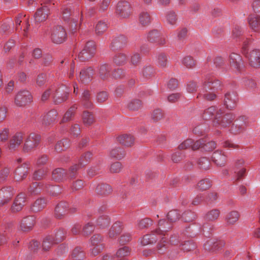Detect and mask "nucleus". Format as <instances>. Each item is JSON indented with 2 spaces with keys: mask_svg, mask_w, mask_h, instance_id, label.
I'll list each match as a JSON object with an SVG mask.
<instances>
[{
  "mask_svg": "<svg viewBox=\"0 0 260 260\" xmlns=\"http://www.w3.org/2000/svg\"><path fill=\"white\" fill-rule=\"evenodd\" d=\"M223 111L220 113L218 112L213 121V124L215 127L221 128L227 127L234 120L235 115L231 113H227L222 116Z\"/></svg>",
  "mask_w": 260,
  "mask_h": 260,
  "instance_id": "nucleus-1",
  "label": "nucleus"
},
{
  "mask_svg": "<svg viewBox=\"0 0 260 260\" xmlns=\"http://www.w3.org/2000/svg\"><path fill=\"white\" fill-rule=\"evenodd\" d=\"M51 4L49 0H43L41 7L39 8L35 15V19L37 22L45 21L50 14V9Z\"/></svg>",
  "mask_w": 260,
  "mask_h": 260,
  "instance_id": "nucleus-2",
  "label": "nucleus"
},
{
  "mask_svg": "<svg viewBox=\"0 0 260 260\" xmlns=\"http://www.w3.org/2000/svg\"><path fill=\"white\" fill-rule=\"evenodd\" d=\"M41 139L40 135L35 133H30L25 141L23 146V151L28 152L33 150L40 144Z\"/></svg>",
  "mask_w": 260,
  "mask_h": 260,
  "instance_id": "nucleus-3",
  "label": "nucleus"
},
{
  "mask_svg": "<svg viewBox=\"0 0 260 260\" xmlns=\"http://www.w3.org/2000/svg\"><path fill=\"white\" fill-rule=\"evenodd\" d=\"M32 100L31 93L25 90L17 92L14 98V104L18 107H22L30 103Z\"/></svg>",
  "mask_w": 260,
  "mask_h": 260,
  "instance_id": "nucleus-4",
  "label": "nucleus"
},
{
  "mask_svg": "<svg viewBox=\"0 0 260 260\" xmlns=\"http://www.w3.org/2000/svg\"><path fill=\"white\" fill-rule=\"evenodd\" d=\"M95 45L94 42L86 43L82 50L78 54V58L81 61L88 60L92 57L95 53Z\"/></svg>",
  "mask_w": 260,
  "mask_h": 260,
  "instance_id": "nucleus-5",
  "label": "nucleus"
},
{
  "mask_svg": "<svg viewBox=\"0 0 260 260\" xmlns=\"http://www.w3.org/2000/svg\"><path fill=\"white\" fill-rule=\"evenodd\" d=\"M246 43L244 42L243 47V52L248 58L249 64L253 68H258L260 67V50L258 49H254L251 50L248 54L246 50Z\"/></svg>",
  "mask_w": 260,
  "mask_h": 260,
  "instance_id": "nucleus-6",
  "label": "nucleus"
},
{
  "mask_svg": "<svg viewBox=\"0 0 260 260\" xmlns=\"http://www.w3.org/2000/svg\"><path fill=\"white\" fill-rule=\"evenodd\" d=\"M248 125V118L246 116H240L232 125L231 131L234 134L243 133Z\"/></svg>",
  "mask_w": 260,
  "mask_h": 260,
  "instance_id": "nucleus-7",
  "label": "nucleus"
},
{
  "mask_svg": "<svg viewBox=\"0 0 260 260\" xmlns=\"http://www.w3.org/2000/svg\"><path fill=\"white\" fill-rule=\"evenodd\" d=\"M204 88L216 92L221 89V84L219 80L216 79L210 75H207L204 80Z\"/></svg>",
  "mask_w": 260,
  "mask_h": 260,
  "instance_id": "nucleus-8",
  "label": "nucleus"
},
{
  "mask_svg": "<svg viewBox=\"0 0 260 260\" xmlns=\"http://www.w3.org/2000/svg\"><path fill=\"white\" fill-rule=\"evenodd\" d=\"M117 15L122 18L128 17L132 13V8L129 4L124 1L118 2L116 8Z\"/></svg>",
  "mask_w": 260,
  "mask_h": 260,
  "instance_id": "nucleus-9",
  "label": "nucleus"
},
{
  "mask_svg": "<svg viewBox=\"0 0 260 260\" xmlns=\"http://www.w3.org/2000/svg\"><path fill=\"white\" fill-rule=\"evenodd\" d=\"M13 188L11 186L4 187L0 189V206L8 203L14 194Z\"/></svg>",
  "mask_w": 260,
  "mask_h": 260,
  "instance_id": "nucleus-10",
  "label": "nucleus"
},
{
  "mask_svg": "<svg viewBox=\"0 0 260 260\" xmlns=\"http://www.w3.org/2000/svg\"><path fill=\"white\" fill-rule=\"evenodd\" d=\"M66 37L67 34L62 26H58L53 29L51 39L54 43L56 44L62 43L65 41Z\"/></svg>",
  "mask_w": 260,
  "mask_h": 260,
  "instance_id": "nucleus-11",
  "label": "nucleus"
},
{
  "mask_svg": "<svg viewBox=\"0 0 260 260\" xmlns=\"http://www.w3.org/2000/svg\"><path fill=\"white\" fill-rule=\"evenodd\" d=\"M238 102V96L234 92H228L224 95L223 104L226 109L232 110L235 108Z\"/></svg>",
  "mask_w": 260,
  "mask_h": 260,
  "instance_id": "nucleus-12",
  "label": "nucleus"
},
{
  "mask_svg": "<svg viewBox=\"0 0 260 260\" xmlns=\"http://www.w3.org/2000/svg\"><path fill=\"white\" fill-rule=\"evenodd\" d=\"M26 195L24 192H21L17 195L11 208L12 212H17L22 210L26 202Z\"/></svg>",
  "mask_w": 260,
  "mask_h": 260,
  "instance_id": "nucleus-13",
  "label": "nucleus"
},
{
  "mask_svg": "<svg viewBox=\"0 0 260 260\" xmlns=\"http://www.w3.org/2000/svg\"><path fill=\"white\" fill-rule=\"evenodd\" d=\"M49 184L46 182H33L28 188V192L31 195L40 193L42 190L48 191Z\"/></svg>",
  "mask_w": 260,
  "mask_h": 260,
  "instance_id": "nucleus-14",
  "label": "nucleus"
},
{
  "mask_svg": "<svg viewBox=\"0 0 260 260\" xmlns=\"http://www.w3.org/2000/svg\"><path fill=\"white\" fill-rule=\"evenodd\" d=\"M148 40L151 43H155L159 45H164L166 43L165 38L157 30L151 31L147 37Z\"/></svg>",
  "mask_w": 260,
  "mask_h": 260,
  "instance_id": "nucleus-15",
  "label": "nucleus"
},
{
  "mask_svg": "<svg viewBox=\"0 0 260 260\" xmlns=\"http://www.w3.org/2000/svg\"><path fill=\"white\" fill-rule=\"evenodd\" d=\"M112 67L108 64H102L99 70V75L100 78L103 80L110 81L112 80V74L110 72Z\"/></svg>",
  "mask_w": 260,
  "mask_h": 260,
  "instance_id": "nucleus-16",
  "label": "nucleus"
},
{
  "mask_svg": "<svg viewBox=\"0 0 260 260\" xmlns=\"http://www.w3.org/2000/svg\"><path fill=\"white\" fill-rule=\"evenodd\" d=\"M230 62L231 66L237 71H240L244 67L241 56L235 53H232L230 55Z\"/></svg>",
  "mask_w": 260,
  "mask_h": 260,
  "instance_id": "nucleus-17",
  "label": "nucleus"
},
{
  "mask_svg": "<svg viewBox=\"0 0 260 260\" xmlns=\"http://www.w3.org/2000/svg\"><path fill=\"white\" fill-rule=\"evenodd\" d=\"M93 74L94 71L91 67L82 69L80 72L78 79L82 83H88L91 81Z\"/></svg>",
  "mask_w": 260,
  "mask_h": 260,
  "instance_id": "nucleus-18",
  "label": "nucleus"
},
{
  "mask_svg": "<svg viewBox=\"0 0 260 260\" xmlns=\"http://www.w3.org/2000/svg\"><path fill=\"white\" fill-rule=\"evenodd\" d=\"M227 156L222 150H217L214 151L212 156L213 161L219 166H224L226 162Z\"/></svg>",
  "mask_w": 260,
  "mask_h": 260,
  "instance_id": "nucleus-19",
  "label": "nucleus"
},
{
  "mask_svg": "<svg viewBox=\"0 0 260 260\" xmlns=\"http://www.w3.org/2000/svg\"><path fill=\"white\" fill-rule=\"evenodd\" d=\"M23 140V135L22 133H18L13 136L10 140L8 145V148L10 151H13L20 145Z\"/></svg>",
  "mask_w": 260,
  "mask_h": 260,
  "instance_id": "nucleus-20",
  "label": "nucleus"
},
{
  "mask_svg": "<svg viewBox=\"0 0 260 260\" xmlns=\"http://www.w3.org/2000/svg\"><path fill=\"white\" fill-rule=\"evenodd\" d=\"M69 212V206L68 203L61 202L57 204L55 209V216L61 218Z\"/></svg>",
  "mask_w": 260,
  "mask_h": 260,
  "instance_id": "nucleus-21",
  "label": "nucleus"
},
{
  "mask_svg": "<svg viewBox=\"0 0 260 260\" xmlns=\"http://www.w3.org/2000/svg\"><path fill=\"white\" fill-rule=\"evenodd\" d=\"M29 166L27 164H23L18 167L15 171V179L17 181H20L24 179L28 174Z\"/></svg>",
  "mask_w": 260,
  "mask_h": 260,
  "instance_id": "nucleus-22",
  "label": "nucleus"
},
{
  "mask_svg": "<svg viewBox=\"0 0 260 260\" xmlns=\"http://www.w3.org/2000/svg\"><path fill=\"white\" fill-rule=\"evenodd\" d=\"M58 116V112L55 110H51L42 119V124L44 125H49L56 121Z\"/></svg>",
  "mask_w": 260,
  "mask_h": 260,
  "instance_id": "nucleus-23",
  "label": "nucleus"
},
{
  "mask_svg": "<svg viewBox=\"0 0 260 260\" xmlns=\"http://www.w3.org/2000/svg\"><path fill=\"white\" fill-rule=\"evenodd\" d=\"M172 224L170 222L161 219L158 221V228L154 230L158 236L165 235V234L172 229Z\"/></svg>",
  "mask_w": 260,
  "mask_h": 260,
  "instance_id": "nucleus-24",
  "label": "nucleus"
},
{
  "mask_svg": "<svg viewBox=\"0 0 260 260\" xmlns=\"http://www.w3.org/2000/svg\"><path fill=\"white\" fill-rule=\"evenodd\" d=\"M69 91H64L61 93L60 89L56 88V90L53 94V102L55 105H58L65 102L69 97Z\"/></svg>",
  "mask_w": 260,
  "mask_h": 260,
  "instance_id": "nucleus-25",
  "label": "nucleus"
},
{
  "mask_svg": "<svg viewBox=\"0 0 260 260\" xmlns=\"http://www.w3.org/2000/svg\"><path fill=\"white\" fill-rule=\"evenodd\" d=\"M35 224V217L29 216L24 218L20 224V229L24 232L31 230Z\"/></svg>",
  "mask_w": 260,
  "mask_h": 260,
  "instance_id": "nucleus-26",
  "label": "nucleus"
},
{
  "mask_svg": "<svg viewBox=\"0 0 260 260\" xmlns=\"http://www.w3.org/2000/svg\"><path fill=\"white\" fill-rule=\"evenodd\" d=\"M123 224L120 221L115 222L110 229L108 232V237L110 238H115L122 232Z\"/></svg>",
  "mask_w": 260,
  "mask_h": 260,
  "instance_id": "nucleus-27",
  "label": "nucleus"
},
{
  "mask_svg": "<svg viewBox=\"0 0 260 260\" xmlns=\"http://www.w3.org/2000/svg\"><path fill=\"white\" fill-rule=\"evenodd\" d=\"M117 141L125 147H131L134 144L135 139L130 134H123L117 138Z\"/></svg>",
  "mask_w": 260,
  "mask_h": 260,
  "instance_id": "nucleus-28",
  "label": "nucleus"
},
{
  "mask_svg": "<svg viewBox=\"0 0 260 260\" xmlns=\"http://www.w3.org/2000/svg\"><path fill=\"white\" fill-rule=\"evenodd\" d=\"M248 22L250 27L255 31L260 30V16L256 15H251L248 18Z\"/></svg>",
  "mask_w": 260,
  "mask_h": 260,
  "instance_id": "nucleus-29",
  "label": "nucleus"
},
{
  "mask_svg": "<svg viewBox=\"0 0 260 260\" xmlns=\"http://www.w3.org/2000/svg\"><path fill=\"white\" fill-rule=\"evenodd\" d=\"M126 43V38L123 35H119L114 37L112 40L111 48L112 49L120 48L124 46Z\"/></svg>",
  "mask_w": 260,
  "mask_h": 260,
  "instance_id": "nucleus-30",
  "label": "nucleus"
},
{
  "mask_svg": "<svg viewBox=\"0 0 260 260\" xmlns=\"http://www.w3.org/2000/svg\"><path fill=\"white\" fill-rule=\"evenodd\" d=\"M240 216L239 212L233 210L227 213L225 220L228 225H234L238 221Z\"/></svg>",
  "mask_w": 260,
  "mask_h": 260,
  "instance_id": "nucleus-31",
  "label": "nucleus"
},
{
  "mask_svg": "<svg viewBox=\"0 0 260 260\" xmlns=\"http://www.w3.org/2000/svg\"><path fill=\"white\" fill-rule=\"evenodd\" d=\"M157 239L158 235L154 231L151 234L144 236L141 240V243L142 245L145 246L155 242Z\"/></svg>",
  "mask_w": 260,
  "mask_h": 260,
  "instance_id": "nucleus-32",
  "label": "nucleus"
},
{
  "mask_svg": "<svg viewBox=\"0 0 260 260\" xmlns=\"http://www.w3.org/2000/svg\"><path fill=\"white\" fill-rule=\"evenodd\" d=\"M56 244L54 241L53 235H48L45 237L42 243L43 250L47 251L49 250L51 247Z\"/></svg>",
  "mask_w": 260,
  "mask_h": 260,
  "instance_id": "nucleus-33",
  "label": "nucleus"
},
{
  "mask_svg": "<svg viewBox=\"0 0 260 260\" xmlns=\"http://www.w3.org/2000/svg\"><path fill=\"white\" fill-rule=\"evenodd\" d=\"M66 175L67 172L64 170L57 168L52 171V179L55 181H60L66 177Z\"/></svg>",
  "mask_w": 260,
  "mask_h": 260,
  "instance_id": "nucleus-34",
  "label": "nucleus"
},
{
  "mask_svg": "<svg viewBox=\"0 0 260 260\" xmlns=\"http://www.w3.org/2000/svg\"><path fill=\"white\" fill-rule=\"evenodd\" d=\"M96 192L101 195H108L112 191V187L107 184H100L95 189Z\"/></svg>",
  "mask_w": 260,
  "mask_h": 260,
  "instance_id": "nucleus-35",
  "label": "nucleus"
},
{
  "mask_svg": "<svg viewBox=\"0 0 260 260\" xmlns=\"http://www.w3.org/2000/svg\"><path fill=\"white\" fill-rule=\"evenodd\" d=\"M222 110L221 109H217L215 106H211L206 109L203 114V117L205 119L211 118L213 116L216 117L217 113H220Z\"/></svg>",
  "mask_w": 260,
  "mask_h": 260,
  "instance_id": "nucleus-36",
  "label": "nucleus"
},
{
  "mask_svg": "<svg viewBox=\"0 0 260 260\" xmlns=\"http://www.w3.org/2000/svg\"><path fill=\"white\" fill-rule=\"evenodd\" d=\"M70 146V141L67 139H62L57 142L55 145V150L57 152H60L65 150Z\"/></svg>",
  "mask_w": 260,
  "mask_h": 260,
  "instance_id": "nucleus-37",
  "label": "nucleus"
},
{
  "mask_svg": "<svg viewBox=\"0 0 260 260\" xmlns=\"http://www.w3.org/2000/svg\"><path fill=\"white\" fill-rule=\"evenodd\" d=\"M77 109V107L75 105L71 107L64 114L62 119L61 120L60 123H63L71 120Z\"/></svg>",
  "mask_w": 260,
  "mask_h": 260,
  "instance_id": "nucleus-38",
  "label": "nucleus"
},
{
  "mask_svg": "<svg viewBox=\"0 0 260 260\" xmlns=\"http://www.w3.org/2000/svg\"><path fill=\"white\" fill-rule=\"evenodd\" d=\"M208 90L209 89L204 88L203 92L200 93L198 96V98H202L204 100L208 101H211L215 100L216 98L215 92L208 91Z\"/></svg>",
  "mask_w": 260,
  "mask_h": 260,
  "instance_id": "nucleus-39",
  "label": "nucleus"
},
{
  "mask_svg": "<svg viewBox=\"0 0 260 260\" xmlns=\"http://www.w3.org/2000/svg\"><path fill=\"white\" fill-rule=\"evenodd\" d=\"M166 22L172 27L176 25L177 22V15L175 12L170 11L167 12L166 16Z\"/></svg>",
  "mask_w": 260,
  "mask_h": 260,
  "instance_id": "nucleus-40",
  "label": "nucleus"
},
{
  "mask_svg": "<svg viewBox=\"0 0 260 260\" xmlns=\"http://www.w3.org/2000/svg\"><path fill=\"white\" fill-rule=\"evenodd\" d=\"M139 23L143 26L148 25L151 22V17L147 12H142L139 15Z\"/></svg>",
  "mask_w": 260,
  "mask_h": 260,
  "instance_id": "nucleus-41",
  "label": "nucleus"
},
{
  "mask_svg": "<svg viewBox=\"0 0 260 260\" xmlns=\"http://www.w3.org/2000/svg\"><path fill=\"white\" fill-rule=\"evenodd\" d=\"M25 15L23 16L22 15H19L15 19V24H16V29H18V27L20 25L21 22L22 21H25L26 23V27L23 29V36L25 37L27 36V30L29 26V24H28V22L27 21V19L25 18Z\"/></svg>",
  "mask_w": 260,
  "mask_h": 260,
  "instance_id": "nucleus-42",
  "label": "nucleus"
},
{
  "mask_svg": "<svg viewBox=\"0 0 260 260\" xmlns=\"http://www.w3.org/2000/svg\"><path fill=\"white\" fill-rule=\"evenodd\" d=\"M46 204V201L45 199L40 198L37 200L31 207V210L37 212L43 209Z\"/></svg>",
  "mask_w": 260,
  "mask_h": 260,
  "instance_id": "nucleus-43",
  "label": "nucleus"
},
{
  "mask_svg": "<svg viewBox=\"0 0 260 260\" xmlns=\"http://www.w3.org/2000/svg\"><path fill=\"white\" fill-rule=\"evenodd\" d=\"M110 155L111 157L121 159L125 156V152L122 148L118 147L111 150Z\"/></svg>",
  "mask_w": 260,
  "mask_h": 260,
  "instance_id": "nucleus-44",
  "label": "nucleus"
},
{
  "mask_svg": "<svg viewBox=\"0 0 260 260\" xmlns=\"http://www.w3.org/2000/svg\"><path fill=\"white\" fill-rule=\"evenodd\" d=\"M108 28V24L104 21H99L95 25V32L98 35H101L105 32Z\"/></svg>",
  "mask_w": 260,
  "mask_h": 260,
  "instance_id": "nucleus-45",
  "label": "nucleus"
},
{
  "mask_svg": "<svg viewBox=\"0 0 260 260\" xmlns=\"http://www.w3.org/2000/svg\"><path fill=\"white\" fill-rule=\"evenodd\" d=\"M48 168H43L36 171L33 174V179L35 180H40L47 174L48 172Z\"/></svg>",
  "mask_w": 260,
  "mask_h": 260,
  "instance_id": "nucleus-46",
  "label": "nucleus"
},
{
  "mask_svg": "<svg viewBox=\"0 0 260 260\" xmlns=\"http://www.w3.org/2000/svg\"><path fill=\"white\" fill-rule=\"evenodd\" d=\"M220 211L218 209L211 210L206 213L205 215V219L207 221H215L218 219L220 215Z\"/></svg>",
  "mask_w": 260,
  "mask_h": 260,
  "instance_id": "nucleus-47",
  "label": "nucleus"
},
{
  "mask_svg": "<svg viewBox=\"0 0 260 260\" xmlns=\"http://www.w3.org/2000/svg\"><path fill=\"white\" fill-rule=\"evenodd\" d=\"M168 62V58L166 54L161 53L158 55L156 61L157 66L162 68H166L167 67Z\"/></svg>",
  "mask_w": 260,
  "mask_h": 260,
  "instance_id": "nucleus-48",
  "label": "nucleus"
},
{
  "mask_svg": "<svg viewBox=\"0 0 260 260\" xmlns=\"http://www.w3.org/2000/svg\"><path fill=\"white\" fill-rule=\"evenodd\" d=\"M142 106V104L140 100L134 99L127 103V108L131 111H137L140 109Z\"/></svg>",
  "mask_w": 260,
  "mask_h": 260,
  "instance_id": "nucleus-49",
  "label": "nucleus"
},
{
  "mask_svg": "<svg viewBox=\"0 0 260 260\" xmlns=\"http://www.w3.org/2000/svg\"><path fill=\"white\" fill-rule=\"evenodd\" d=\"M164 117V113L162 110L159 108L154 109L151 115V119L154 122H157Z\"/></svg>",
  "mask_w": 260,
  "mask_h": 260,
  "instance_id": "nucleus-50",
  "label": "nucleus"
},
{
  "mask_svg": "<svg viewBox=\"0 0 260 260\" xmlns=\"http://www.w3.org/2000/svg\"><path fill=\"white\" fill-rule=\"evenodd\" d=\"M182 63L188 69H192L196 65V60L190 56L184 57L182 60Z\"/></svg>",
  "mask_w": 260,
  "mask_h": 260,
  "instance_id": "nucleus-51",
  "label": "nucleus"
},
{
  "mask_svg": "<svg viewBox=\"0 0 260 260\" xmlns=\"http://www.w3.org/2000/svg\"><path fill=\"white\" fill-rule=\"evenodd\" d=\"M56 90V87L55 86H51L43 93L41 96V101L43 102L46 101L51 95L53 97V94H54V92Z\"/></svg>",
  "mask_w": 260,
  "mask_h": 260,
  "instance_id": "nucleus-52",
  "label": "nucleus"
},
{
  "mask_svg": "<svg viewBox=\"0 0 260 260\" xmlns=\"http://www.w3.org/2000/svg\"><path fill=\"white\" fill-rule=\"evenodd\" d=\"M96 224L101 228H104L110 224L109 218L105 215L100 216L96 220Z\"/></svg>",
  "mask_w": 260,
  "mask_h": 260,
  "instance_id": "nucleus-53",
  "label": "nucleus"
},
{
  "mask_svg": "<svg viewBox=\"0 0 260 260\" xmlns=\"http://www.w3.org/2000/svg\"><path fill=\"white\" fill-rule=\"evenodd\" d=\"M211 186V182L208 178L201 180L197 184L198 188L202 191L209 188Z\"/></svg>",
  "mask_w": 260,
  "mask_h": 260,
  "instance_id": "nucleus-54",
  "label": "nucleus"
},
{
  "mask_svg": "<svg viewBox=\"0 0 260 260\" xmlns=\"http://www.w3.org/2000/svg\"><path fill=\"white\" fill-rule=\"evenodd\" d=\"M72 255L75 260H81L84 257V253L81 248L77 247L73 250Z\"/></svg>",
  "mask_w": 260,
  "mask_h": 260,
  "instance_id": "nucleus-55",
  "label": "nucleus"
},
{
  "mask_svg": "<svg viewBox=\"0 0 260 260\" xmlns=\"http://www.w3.org/2000/svg\"><path fill=\"white\" fill-rule=\"evenodd\" d=\"M92 154L90 152H87L84 153L79 159V165L82 167L88 163L91 159Z\"/></svg>",
  "mask_w": 260,
  "mask_h": 260,
  "instance_id": "nucleus-56",
  "label": "nucleus"
},
{
  "mask_svg": "<svg viewBox=\"0 0 260 260\" xmlns=\"http://www.w3.org/2000/svg\"><path fill=\"white\" fill-rule=\"evenodd\" d=\"M221 246L219 245L217 242H214L212 240L208 241L204 244V248L209 251H215L216 249L220 248Z\"/></svg>",
  "mask_w": 260,
  "mask_h": 260,
  "instance_id": "nucleus-57",
  "label": "nucleus"
},
{
  "mask_svg": "<svg viewBox=\"0 0 260 260\" xmlns=\"http://www.w3.org/2000/svg\"><path fill=\"white\" fill-rule=\"evenodd\" d=\"M83 122L86 125H90L94 122L93 116L87 111H84L82 116Z\"/></svg>",
  "mask_w": 260,
  "mask_h": 260,
  "instance_id": "nucleus-58",
  "label": "nucleus"
},
{
  "mask_svg": "<svg viewBox=\"0 0 260 260\" xmlns=\"http://www.w3.org/2000/svg\"><path fill=\"white\" fill-rule=\"evenodd\" d=\"M151 224H152V221L149 218H145L138 221L137 225L139 229H143Z\"/></svg>",
  "mask_w": 260,
  "mask_h": 260,
  "instance_id": "nucleus-59",
  "label": "nucleus"
},
{
  "mask_svg": "<svg viewBox=\"0 0 260 260\" xmlns=\"http://www.w3.org/2000/svg\"><path fill=\"white\" fill-rule=\"evenodd\" d=\"M167 217L170 223L174 222L179 219L180 213L177 210H172L168 213Z\"/></svg>",
  "mask_w": 260,
  "mask_h": 260,
  "instance_id": "nucleus-60",
  "label": "nucleus"
},
{
  "mask_svg": "<svg viewBox=\"0 0 260 260\" xmlns=\"http://www.w3.org/2000/svg\"><path fill=\"white\" fill-rule=\"evenodd\" d=\"M127 57L124 54L119 53L116 54L114 57V62L117 65H122L126 62Z\"/></svg>",
  "mask_w": 260,
  "mask_h": 260,
  "instance_id": "nucleus-61",
  "label": "nucleus"
},
{
  "mask_svg": "<svg viewBox=\"0 0 260 260\" xmlns=\"http://www.w3.org/2000/svg\"><path fill=\"white\" fill-rule=\"evenodd\" d=\"M198 164L201 169L204 170L208 169L210 166V160L205 157L200 158L198 160Z\"/></svg>",
  "mask_w": 260,
  "mask_h": 260,
  "instance_id": "nucleus-62",
  "label": "nucleus"
},
{
  "mask_svg": "<svg viewBox=\"0 0 260 260\" xmlns=\"http://www.w3.org/2000/svg\"><path fill=\"white\" fill-rule=\"evenodd\" d=\"M72 13L70 6H63L61 8L62 18L64 21H68Z\"/></svg>",
  "mask_w": 260,
  "mask_h": 260,
  "instance_id": "nucleus-63",
  "label": "nucleus"
},
{
  "mask_svg": "<svg viewBox=\"0 0 260 260\" xmlns=\"http://www.w3.org/2000/svg\"><path fill=\"white\" fill-rule=\"evenodd\" d=\"M131 252V249L129 247L124 246L117 250L116 255L118 257H124L129 255Z\"/></svg>",
  "mask_w": 260,
  "mask_h": 260,
  "instance_id": "nucleus-64",
  "label": "nucleus"
}]
</instances>
